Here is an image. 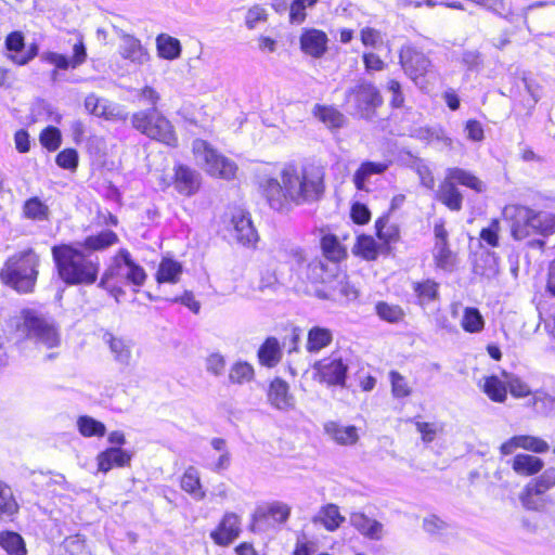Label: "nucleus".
Wrapping results in <instances>:
<instances>
[{
	"label": "nucleus",
	"instance_id": "nucleus-26",
	"mask_svg": "<svg viewBox=\"0 0 555 555\" xmlns=\"http://www.w3.org/2000/svg\"><path fill=\"white\" fill-rule=\"evenodd\" d=\"M437 198L450 210L459 211L462 208L463 195L455 186V183L446 175L437 192Z\"/></svg>",
	"mask_w": 555,
	"mask_h": 555
},
{
	"label": "nucleus",
	"instance_id": "nucleus-14",
	"mask_svg": "<svg viewBox=\"0 0 555 555\" xmlns=\"http://www.w3.org/2000/svg\"><path fill=\"white\" fill-rule=\"evenodd\" d=\"M103 341L107 345L116 363L122 366L130 365L134 346L130 338L117 336L111 332H105L103 334Z\"/></svg>",
	"mask_w": 555,
	"mask_h": 555
},
{
	"label": "nucleus",
	"instance_id": "nucleus-50",
	"mask_svg": "<svg viewBox=\"0 0 555 555\" xmlns=\"http://www.w3.org/2000/svg\"><path fill=\"white\" fill-rule=\"evenodd\" d=\"M254 367L247 362H236L232 365L229 379L234 384H244L254 378Z\"/></svg>",
	"mask_w": 555,
	"mask_h": 555
},
{
	"label": "nucleus",
	"instance_id": "nucleus-64",
	"mask_svg": "<svg viewBox=\"0 0 555 555\" xmlns=\"http://www.w3.org/2000/svg\"><path fill=\"white\" fill-rule=\"evenodd\" d=\"M423 528L429 534H441L447 528L448 524L436 515H430L423 520Z\"/></svg>",
	"mask_w": 555,
	"mask_h": 555
},
{
	"label": "nucleus",
	"instance_id": "nucleus-25",
	"mask_svg": "<svg viewBox=\"0 0 555 555\" xmlns=\"http://www.w3.org/2000/svg\"><path fill=\"white\" fill-rule=\"evenodd\" d=\"M120 54L132 63L142 65L150 60L147 50L141 41L133 36L125 35L121 39Z\"/></svg>",
	"mask_w": 555,
	"mask_h": 555
},
{
	"label": "nucleus",
	"instance_id": "nucleus-49",
	"mask_svg": "<svg viewBox=\"0 0 555 555\" xmlns=\"http://www.w3.org/2000/svg\"><path fill=\"white\" fill-rule=\"evenodd\" d=\"M532 406L541 415H552L555 412V398L544 391L532 395Z\"/></svg>",
	"mask_w": 555,
	"mask_h": 555
},
{
	"label": "nucleus",
	"instance_id": "nucleus-27",
	"mask_svg": "<svg viewBox=\"0 0 555 555\" xmlns=\"http://www.w3.org/2000/svg\"><path fill=\"white\" fill-rule=\"evenodd\" d=\"M412 291L415 295L416 304L422 307H426L439 298V284L430 279L413 282Z\"/></svg>",
	"mask_w": 555,
	"mask_h": 555
},
{
	"label": "nucleus",
	"instance_id": "nucleus-36",
	"mask_svg": "<svg viewBox=\"0 0 555 555\" xmlns=\"http://www.w3.org/2000/svg\"><path fill=\"white\" fill-rule=\"evenodd\" d=\"M447 176L452 180L454 183H459L461 185L467 186L476 192H482L483 191V183L481 180H479L476 176H474L472 172L462 169V168H449L447 170Z\"/></svg>",
	"mask_w": 555,
	"mask_h": 555
},
{
	"label": "nucleus",
	"instance_id": "nucleus-10",
	"mask_svg": "<svg viewBox=\"0 0 555 555\" xmlns=\"http://www.w3.org/2000/svg\"><path fill=\"white\" fill-rule=\"evenodd\" d=\"M291 506L281 501H273L256 508L253 514L251 530L264 532L287 521Z\"/></svg>",
	"mask_w": 555,
	"mask_h": 555
},
{
	"label": "nucleus",
	"instance_id": "nucleus-63",
	"mask_svg": "<svg viewBox=\"0 0 555 555\" xmlns=\"http://www.w3.org/2000/svg\"><path fill=\"white\" fill-rule=\"evenodd\" d=\"M360 38L365 47L375 49L383 44L382 33L372 27L362 28L360 31Z\"/></svg>",
	"mask_w": 555,
	"mask_h": 555
},
{
	"label": "nucleus",
	"instance_id": "nucleus-12",
	"mask_svg": "<svg viewBox=\"0 0 555 555\" xmlns=\"http://www.w3.org/2000/svg\"><path fill=\"white\" fill-rule=\"evenodd\" d=\"M400 63L404 73L417 86H422L425 76L431 68L430 60L423 52L410 46L401 49Z\"/></svg>",
	"mask_w": 555,
	"mask_h": 555
},
{
	"label": "nucleus",
	"instance_id": "nucleus-7",
	"mask_svg": "<svg viewBox=\"0 0 555 555\" xmlns=\"http://www.w3.org/2000/svg\"><path fill=\"white\" fill-rule=\"evenodd\" d=\"M192 150L196 163L202 166L208 175L224 180H231L235 177L237 170L236 164L221 155L207 141L202 139L194 140Z\"/></svg>",
	"mask_w": 555,
	"mask_h": 555
},
{
	"label": "nucleus",
	"instance_id": "nucleus-3",
	"mask_svg": "<svg viewBox=\"0 0 555 555\" xmlns=\"http://www.w3.org/2000/svg\"><path fill=\"white\" fill-rule=\"evenodd\" d=\"M39 256L33 249L18 251L0 270L1 282L18 294H31L38 279Z\"/></svg>",
	"mask_w": 555,
	"mask_h": 555
},
{
	"label": "nucleus",
	"instance_id": "nucleus-8",
	"mask_svg": "<svg viewBox=\"0 0 555 555\" xmlns=\"http://www.w3.org/2000/svg\"><path fill=\"white\" fill-rule=\"evenodd\" d=\"M146 276L145 270L132 259L131 254L127 249H120L103 273L99 287L107 288V283L113 279L141 287Z\"/></svg>",
	"mask_w": 555,
	"mask_h": 555
},
{
	"label": "nucleus",
	"instance_id": "nucleus-2",
	"mask_svg": "<svg viewBox=\"0 0 555 555\" xmlns=\"http://www.w3.org/2000/svg\"><path fill=\"white\" fill-rule=\"evenodd\" d=\"M52 256L60 278L68 285L93 284L99 274V258L70 245L54 246Z\"/></svg>",
	"mask_w": 555,
	"mask_h": 555
},
{
	"label": "nucleus",
	"instance_id": "nucleus-45",
	"mask_svg": "<svg viewBox=\"0 0 555 555\" xmlns=\"http://www.w3.org/2000/svg\"><path fill=\"white\" fill-rule=\"evenodd\" d=\"M483 391L491 400L496 402L505 401L507 396L506 385L498 376H490L486 378Z\"/></svg>",
	"mask_w": 555,
	"mask_h": 555
},
{
	"label": "nucleus",
	"instance_id": "nucleus-41",
	"mask_svg": "<svg viewBox=\"0 0 555 555\" xmlns=\"http://www.w3.org/2000/svg\"><path fill=\"white\" fill-rule=\"evenodd\" d=\"M118 236L111 230H104L95 235L88 236L83 242V247L90 250H101L116 244Z\"/></svg>",
	"mask_w": 555,
	"mask_h": 555
},
{
	"label": "nucleus",
	"instance_id": "nucleus-4",
	"mask_svg": "<svg viewBox=\"0 0 555 555\" xmlns=\"http://www.w3.org/2000/svg\"><path fill=\"white\" fill-rule=\"evenodd\" d=\"M16 334L33 343L38 349H54L61 345V332L56 323L33 309H24L15 322Z\"/></svg>",
	"mask_w": 555,
	"mask_h": 555
},
{
	"label": "nucleus",
	"instance_id": "nucleus-30",
	"mask_svg": "<svg viewBox=\"0 0 555 555\" xmlns=\"http://www.w3.org/2000/svg\"><path fill=\"white\" fill-rule=\"evenodd\" d=\"M314 522H320L328 531H335L345 521L339 507L335 504H326L318 512L313 518Z\"/></svg>",
	"mask_w": 555,
	"mask_h": 555
},
{
	"label": "nucleus",
	"instance_id": "nucleus-1",
	"mask_svg": "<svg viewBox=\"0 0 555 555\" xmlns=\"http://www.w3.org/2000/svg\"><path fill=\"white\" fill-rule=\"evenodd\" d=\"M324 178L325 168L321 165L287 164L281 171V181L267 179L262 189L270 206L280 210L286 202L299 206L320 201L325 191Z\"/></svg>",
	"mask_w": 555,
	"mask_h": 555
},
{
	"label": "nucleus",
	"instance_id": "nucleus-11",
	"mask_svg": "<svg viewBox=\"0 0 555 555\" xmlns=\"http://www.w3.org/2000/svg\"><path fill=\"white\" fill-rule=\"evenodd\" d=\"M317 376L321 383L328 386H345L348 364L338 353H332L313 365Z\"/></svg>",
	"mask_w": 555,
	"mask_h": 555
},
{
	"label": "nucleus",
	"instance_id": "nucleus-22",
	"mask_svg": "<svg viewBox=\"0 0 555 555\" xmlns=\"http://www.w3.org/2000/svg\"><path fill=\"white\" fill-rule=\"evenodd\" d=\"M350 524L356 530L370 540L379 541L383 538V524L376 519L370 518L364 513H352L350 515Z\"/></svg>",
	"mask_w": 555,
	"mask_h": 555
},
{
	"label": "nucleus",
	"instance_id": "nucleus-42",
	"mask_svg": "<svg viewBox=\"0 0 555 555\" xmlns=\"http://www.w3.org/2000/svg\"><path fill=\"white\" fill-rule=\"evenodd\" d=\"M433 256L437 268L448 272L454 269L455 255L451 251L448 244H435Z\"/></svg>",
	"mask_w": 555,
	"mask_h": 555
},
{
	"label": "nucleus",
	"instance_id": "nucleus-20",
	"mask_svg": "<svg viewBox=\"0 0 555 555\" xmlns=\"http://www.w3.org/2000/svg\"><path fill=\"white\" fill-rule=\"evenodd\" d=\"M199 173L188 166L179 165L175 172V189L184 196L194 195L199 188Z\"/></svg>",
	"mask_w": 555,
	"mask_h": 555
},
{
	"label": "nucleus",
	"instance_id": "nucleus-52",
	"mask_svg": "<svg viewBox=\"0 0 555 555\" xmlns=\"http://www.w3.org/2000/svg\"><path fill=\"white\" fill-rule=\"evenodd\" d=\"M542 495L543 494L530 491L529 488L525 486L519 495V500L526 509L541 512L546 506V500Z\"/></svg>",
	"mask_w": 555,
	"mask_h": 555
},
{
	"label": "nucleus",
	"instance_id": "nucleus-39",
	"mask_svg": "<svg viewBox=\"0 0 555 555\" xmlns=\"http://www.w3.org/2000/svg\"><path fill=\"white\" fill-rule=\"evenodd\" d=\"M313 115L330 128H340L344 125V115L332 106L317 104Z\"/></svg>",
	"mask_w": 555,
	"mask_h": 555
},
{
	"label": "nucleus",
	"instance_id": "nucleus-44",
	"mask_svg": "<svg viewBox=\"0 0 555 555\" xmlns=\"http://www.w3.org/2000/svg\"><path fill=\"white\" fill-rule=\"evenodd\" d=\"M555 486V468L545 469L539 477L532 479L526 485L530 491L544 494Z\"/></svg>",
	"mask_w": 555,
	"mask_h": 555
},
{
	"label": "nucleus",
	"instance_id": "nucleus-5",
	"mask_svg": "<svg viewBox=\"0 0 555 555\" xmlns=\"http://www.w3.org/2000/svg\"><path fill=\"white\" fill-rule=\"evenodd\" d=\"M503 215L509 221L512 236L517 241L533 234H548L555 231V215L537 212L521 205L506 206Z\"/></svg>",
	"mask_w": 555,
	"mask_h": 555
},
{
	"label": "nucleus",
	"instance_id": "nucleus-47",
	"mask_svg": "<svg viewBox=\"0 0 555 555\" xmlns=\"http://www.w3.org/2000/svg\"><path fill=\"white\" fill-rule=\"evenodd\" d=\"M389 380L391 384V393L395 398L401 399L412 395V387L405 376L397 371L389 372Z\"/></svg>",
	"mask_w": 555,
	"mask_h": 555
},
{
	"label": "nucleus",
	"instance_id": "nucleus-18",
	"mask_svg": "<svg viewBox=\"0 0 555 555\" xmlns=\"http://www.w3.org/2000/svg\"><path fill=\"white\" fill-rule=\"evenodd\" d=\"M232 236L237 243L249 246L257 242L258 235L253 225L250 218L240 211L232 217Z\"/></svg>",
	"mask_w": 555,
	"mask_h": 555
},
{
	"label": "nucleus",
	"instance_id": "nucleus-15",
	"mask_svg": "<svg viewBox=\"0 0 555 555\" xmlns=\"http://www.w3.org/2000/svg\"><path fill=\"white\" fill-rule=\"evenodd\" d=\"M241 532V519L235 513L228 512L223 515L218 527L211 531L210 538L218 545H229Z\"/></svg>",
	"mask_w": 555,
	"mask_h": 555
},
{
	"label": "nucleus",
	"instance_id": "nucleus-31",
	"mask_svg": "<svg viewBox=\"0 0 555 555\" xmlns=\"http://www.w3.org/2000/svg\"><path fill=\"white\" fill-rule=\"evenodd\" d=\"M389 167L388 163L364 162L353 175V183L357 190H365V183L373 175H382Z\"/></svg>",
	"mask_w": 555,
	"mask_h": 555
},
{
	"label": "nucleus",
	"instance_id": "nucleus-62",
	"mask_svg": "<svg viewBox=\"0 0 555 555\" xmlns=\"http://www.w3.org/2000/svg\"><path fill=\"white\" fill-rule=\"evenodd\" d=\"M504 375L508 389L514 397L524 398L530 395V388L524 380L515 375Z\"/></svg>",
	"mask_w": 555,
	"mask_h": 555
},
{
	"label": "nucleus",
	"instance_id": "nucleus-38",
	"mask_svg": "<svg viewBox=\"0 0 555 555\" xmlns=\"http://www.w3.org/2000/svg\"><path fill=\"white\" fill-rule=\"evenodd\" d=\"M24 217L34 221H46L49 219L50 209L39 197H31L24 203Z\"/></svg>",
	"mask_w": 555,
	"mask_h": 555
},
{
	"label": "nucleus",
	"instance_id": "nucleus-13",
	"mask_svg": "<svg viewBox=\"0 0 555 555\" xmlns=\"http://www.w3.org/2000/svg\"><path fill=\"white\" fill-rule=\"evenodd\" d=\"M293 258L299 270L306 269V276L312 283H327L334 275V270L337 269L336 264L330 268L320 258L309 260L302 250L294 251Z\"/></svg>",
	"mask_w": 555,
	"mask_h": 555
},
{
	"label": "nucleus",
	"instance_id": "nucleus-35",
	"mask_svg": "<svg viewBox=\"0 0 555 555\" xmlns=\"http://www.w3.org/2000/svg\"><path fill=\"white\" fill-rule=\"evenodd\" d=\"M0 546L8 555H27L24 539L14 531H3L0 533Z\"/></svg>",
	"mask_w": 555,
	"mask_h": 555
},
{
	"label": "nucleus",
	"instance_id": "nucleus-46",
	"mask_svg": "<svg viewBox=\"0 0 555 555\" xmlns=\"http://www.w3.org/2000/svg\"><path fill=\"white\" fill-rule=\"evenodd\" d=\"M376 314L384 321L389 323H398L404 318L402 308L398 305H390L379 301L375 305Z\"/></svg>",
	"mask_w": 555,
	"mask_h": 555
},
{
	"label": "nucleus",
	"instance_id": "nucleus-34",
	"mask_svg": "<svg viewBox=\"0 0 555 555\" xmlns=\"http://www.w3.org/2000/svg\"><path fill=\"white\" fill-rule=\"evenodd\" d=\"M333 340L331 330L320 326H313L308 332L306 348L309 352H319L327 347Z\"/></svg>",
	"mask_w": 555,
	"mask_h": 555
},
{
	"label": "nucleus",
	"instance_id": "nucleus-9",
	"mask_svg": "<svg viewBox=\"0 0 555 555\" xmlns=\"http://www.w3.org/2000/svg\"><path fill=\"white\" fill-rule=\"evenodd\" d=\"M347 101L352 103L357 113L365 119H371L376 108L382 106L383 96L372 82L361 80L347 91Z\"/></svg>",
	"mask_w": 555,
	"mask_h": 555
},
{
	"label": "nucleus",
	"instance_id": "nucleus-6",
	"mask_svg": "<svg viewBox=\"0 0 555 555\" xmlns=\"http://www.w3.org/2000/svg\"><path fill=\"white\" fill-rule=\"evenodd\" d=\"M132 127L147 138L167 146L178 145V138L170 120L157 107H149L132 114Z\"/></svg>",
	"mask_w": 555,
	"mask_h": 555
},
{
	"label": "nucleus",
	"instance_id": "nucleus-40",
	"mask_svg": "<svg viewBox=\"0 0 555 555\" xmlns=\"http://www.w3.org/2000/svg\"><path fill=\"white\" fill-rule=\"evenodd\" d=\"M77 428L79 434L86 438L103 437L106 433V427L102 422L88 415L78 417Z\"/></svg>",
	"mask_w": 555,
	"mask_h": 555
},
{
	"label": "nucleus",
	"instance_id": "nucleus-28",
	"mask_svg": "<svg viewBox=\"0 0 555 555\" xmlns=\"http://www.w3.org/2000/svg\"><path fill=\"white\" fill-rule=\"evenodd\" d=\"M180 486L181 489L189 493L195 501H202L206 496V492L201 482L199 472L194 466H189L184 470Z\"/></svg>",
	"mask_w": 555,
	"mask_h": 555
},
{
	"label": "nucleus",
	"instance_id": "nucleus-58",
	"mask_svg": "<svg viewBox=\"0 0 555 555\" xmlns=\"http://www.w3.org/2000/svg\"><path fill=\"white\" fill-rule=\"evenodd\" d=\"M41 144L49 151H55L61 144V132L55 127H47L40 133Z\"/></svg>",
	"mask_w": 555,
	"mask_h": 555
},
{
	"label": "nucleus",
	"instance_id": "nucleus-23",
	"mask_svg": "<svg viewBox=\"0 0 555 555\" xmlns=\"http://www.w3.org/2000/svg\"><path fill=\"white\" fill-rule=\"evenodd\" d=\"M325 434L340 446H352L359 440L358 428L353 425H343L338 422L324 424Z\"/></svg>",
	"mask_w": 555,
	"mask_h": 555
},
{
	"label": "nucleus",
	"instance_id": "nucleus-24",
	"mask_svg": "<svg viewBox=\"0 0 555 555\" xmlns=\"http://www.w3.org/2000/svg\"><path fill=\"white\" fill-rule=\"evenodd\" d=\"M512 469L519 476H533L538 474L544 466V462L534 455L527 453H518L507 461Z\"/></svg>",
	"mask_w": 555,
	"mask_h": 555
},
{
	"label": "nucleus",
	"instance_id": "nucleus-29",
	"mask_svg": "<svg viewBox=\"0 0 555 555\" xmlns=\"http://www.w3.org/2000/svg\"><path fill=\"white\" fill-rule=\"evenodd\" d=\"M257 357L259 363L267 367H274L282 359V349L275 337H268L259 347Z\"/></svg>",
	"mask_w": 555,
	"mask_h": 555
},
{
	"label": "nucleus",
	"instance_id": "nucleus-16",
	"mask_svg": "<svg viewBox=\"0 0 555 555\" xmlns=\"http://www.w3.org/2000/svg\"><path fill=\"white\" fill-rule=\"evenodd\" d=\"M327 35L319 29H305L300 36V49L304 53L319 59L324 55L327 50Z\"/></svg>",
	"mask_w": 555,
	"mask_h": 555
},
{
	"label": "nucleus",
	"instance_id": "nucleus-21",
	"mask_svg": "<svg viewBox=\"0 0 555 555\" xmlns=\"http://www.w3.org/2000/svg\"><path fill=\"white\" fill-rule=\"evenodd\" d=\"M96 461L99 472L107 473L113 467L128 466L131 455L119 447H111L99 453Z\"/></svg>",
	"mask_w": 555,
	"mask_h": 555
},
{
	"label": "nucleus",
	"instance_id": "nucleus-54",
	"mask_svg": "<svg viewBox=\"0 0 555 555\" xmlns=\"http://www.w3.org/2000/svg\"><path fill=\"white\" fill-rule=\"evenodd\" d=\"M318 0H293L289 5V21L292 24H301L306 20V9L315 5Z\"/></svg>",
	"mask_w": 555,
	"mask_h": 555
},
{
	"label": "nucleus",
	"instance_id": "nucleus-19",
	"mask_svg": "<svg viewBox=\"0 0 555 555\" xmlns=\"http://www.w3.org/2000/svg\"><path fill=\"white\" fill-rule=\"evenodd\" d=\"M267 396L269 403L278 410L288 411L294 408V397L289 393L288 384L281 378L271 382Z\"/></svg>",
	"mask_w": 555,
	"mask_h": 555
},
{
	"label": "nucleus",
	"instance_id": "nucleus-53",
	"mask_svg": "<svg viewBox=\"0 0 555 555\" xmlns=\"http://www.w3.org/2000/svg\"><path fill=\"white\" fill-rule=\"evenodd\" d=\"M376 235L385 243L397 241L399 231L397 227L389 224V219L386 216L378 218L375 222Z\"/></svg>",
	"mask_w": 555,
	"mask_h": 555
},
{
	"label": "nucleus",
	"instance_id": "nucleus-56",
	"mask_svg": "<svg viewBox=\"0 0 555 555\" xmlns=\"http://www.w3.org/2000/svg\"><path fill=\"white\" fill-rule=\"evenodd\" d=\"M520 449L532 451L534 453H545L550 446L546 441L539 437L529 435H519Z\"/></svg>",
	"mask_w": 555,
	"mask_h": 555
},
{
	"label": "nucleus",
	"instance_id": "nucleus-32",
	"mask_svg": "<svg viewBox=\"0 0 555 555\" xmlns=\"http://www.w3.org/2000/svg\"><path fill=\"white\" fill-rule=\"evenodd\" d=\"M156 49L159 57L169 61L180 57L182 51L180 41L167 34L157 36Z\"/></svg>",
	"mask_w": 555,
	"mask_h": 555
},
{
	"label": "nucleus",
	"instance_id": "nucleus-60",
	"mask_svg": "<svg viewBox=\"0 0 555 555\" xmlns=\"http://www.w3.org/2000/svg\"><path fill=\"white\" fill-rule=\"evenodd\" d=\"M64 546L67 555H91L86 547L85 540L80 535H72L65 539Z\"/></svg>",
	"mask_w": 555,
	"mask_h": 555
},
{
	"label": "nucleus",
	"instance_id": "nucleus-57",
	"mask_svg": "<svg viewBox=\"0 0 555 555\" xmlns=\"http://www.w3.org/2000/svg\"><path fill=\"white\" fill-rule=\"evenodd\" d=\"M267 20V10L262 5L255 4L246 12L245 25L248 29H255L259 23H264Z\"/></svg>",
	"mask_w": 555,
	"mask_h": 555
},
{
	"label": "nucleus",
	"instance_id": "nucleus-33",
	"mask_svg": "<svg viewBox=\"0 0 555 555\" xmlns=\"http://www.w3.org/2000/svg\"><path fill=\"white\" fill-rule=\"evenodd\" d=\"M182 272L183 267L180 262L171 258H164L159 263L156 280L158 283L176 284L179 282Z\"/></svg>",
	"mask_w": 555,
	"mask_h": 555
},
{
	"label": "nucleus",
	"instance_id": "nucleus-48",
	"mask_svg": "<svg viewBox=\"0 0 555 555\" xmlns=\"http://www.w3.org/2000/svg\"><path fill=\"white\" fill-rule=\"evenodd\" d=\"M501 224L498 219H492L488 227L481 229L479 237L482 247H498L500 245Z\"/></svg>",
	"mask_w": 555,
	"mask_h": 555
},
{
	"label": "nucleus",
	"instance_id": "nucleus-43",
	"mask_svg": "<svg viewBox=\"0 0 555 555\" xmlns=\"http://www.w3.org/2000/svg\"><path fill=\"white\" fill-rule=\"evenodd\" d=\"M461 326L467 333H479L485 327L483 317L477 308L466 307L461 320Z\"/></svg>",
	"mask_w": 555,
	"mask_h": 555
},
{
	"label": "nucleus",
	"instance_id": "nucleus-17",
	"mask_svg": "<svg viewBox=\"0 0 555 555\" xmlns=\"http://www.w3.org/2000/svg\"><path fill=\"white\" fill-rule=\"evenodd\" d=\"M86 109L98 117H104L105 119H118L126 120L127 114H125L119 106L109 103L105 99H101L95 94H89L85 100Z\"/></svg>",
	"mask_w": 555,
	"mask_h": 555
},
{
	"label": "nucleus",
	"instance_id": "nucleus-51",
	"mask_svg": "<svg viewBox=\"0 0 555 555\" xmlns=\"http://www.w3.org/2000/svg\"><path fill=\"white\" fill-rule=\"evenodd\" d=\"M354 249L358 255L362 256L366 260H374L378 255V248L375 240L367 235L358 236Z\"/></svg>",
	"mask_w": 555,
	"mask_h": 555
},
{
	"label": "nucleus",
	"instance_id": "nucleus-59",
	"mask_svg": "<svg viewBox=\"0 0 555 555\" xmlns=\"http://www.w3.org/2000/svg\"><path fill=\"white\" fill-rule=\"evenodd\" d=\"M333 298L338 300H354L358 297V291L349 282L339 280L334 287Z\"/></svg>",
	"mask_w": 555,
	"mask_h": 555
},
{
	"label": "nucleus",
	"instance_id": "nucleus-37",
	"mask_svg": "<svg viewBox=\"0 0 555 555\" xmlns=\"http://www.w3.org/2000/svg\"><path fill=\"white\" fill-rule=\"evenodd\" d=\"M321 248L324 257L336 264L346 256V250L334 234H325L321 238Z\"/></svg>",
	"mask_w": 555,
	"mask_h": 555
},
{
	"label": "nucleus",
	"instance_id": "nucleus-55",
	"mask_svg": "<svg viewBox=\"0 0 555 555\" xmlns=\"http://www.w3.org/2000/svg\"><path fill=\"white\" fill-rule=\"evenodd\" d=\"M17 511V504L13 498L11 488L0 480V512L13 515Z\"/></svg>",
	"mask_w": 555,
	"mask_h": 555
},
{
	"label": "nucleus",
	"instance_id": "nucleus-61",
	"mask_svg": "<svg viewBox=\"0 0 555 555\" xmlns=\"http://www.w3.org/2000/svg\"><path fill=\"white\" fill-rule=\"evenodd\" d=\"M57 166L67 170H75L78 166V153L74 149H66L56 155Z\"/></svg>",
	"mask_w": 555,
	"mask_h": 555
}]
</instances>
